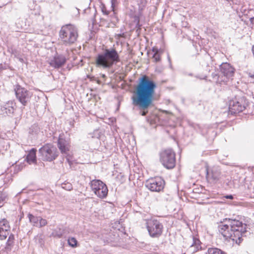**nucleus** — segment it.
Here are the masks:
<instances>
[{"mask_svg": "<svg viewBox=\"0 0 254 254\" xmlns=\"http://www.w3.org/2000/svg\"><path fill=\"white\" fill-rule=\"evenodd\" d=\"M156 87V83L146 75L138 79L132 101L133 105L141 110L139 114L141 116H145L148 113L147 109L152 104Z\"/></svg>", "mask_w": 254, "mask_h": 254, "instance_id": "nucleus-1", "label": "nucleus"}, {"mask_svg": "<svg viewBox=\"0 0 254 254\" xmlns=\"http://www.w3.org/2000/svg\"><path fill=\"white\" fill-rule=\"evenodd\" d=\"M226 223L221 222L218 226V231L226 240L230 239L240 245L246 232V225L236 219H226Z\"/></svg>", "mask_w": 254, "mask_h": 254, "instance_id": "nucleus-2", "label": "nucleus"}, {"mask_svg": "<svg viewBox=\"0 0 254 254\" xmlns=\"http://www.w3.org/2000/svg\"><path fill=\"white\" fill-rule=\"evenodd\" d=\"M120 61L118 52L114 48L106 49L97 55L95 59L96 66L103 69H109Z\"/></svg>", "mask_w": 254, "mask_h": 254, "instance_id": "nucleus-3", "label": "nucleus"}, {"mask_svg": "<svg viewBox=\"0 0 254 254\" xmlns=\"http://www.w3.org/2000/svg\"><path fill=\"white\" fill-rule=\"evenodd\" d=\"M59 37L64 45L71 46L77 40L78 29L74 25L71 24L63 25L59 32Z\"/></svg>", "mask_w": 254, "mask_h": 254, "instance_id": "nucleus-4", "label": "nucleus"}, {"mask_svg": "<svg viewBox=\"0 0 254 254\" xmlns=\"http://www.w3.org/2000/svg\"><path fill=\"white\" fill-rule=\"evenodd\" d=\"M160 161L167 169H172L176 165V154L171 149H167L160 153Z\"/></svg>", "mask_w": 254, "mask_h": 254, "instance_id": "nucleus-5", "label": "nucleus"}, {"mask_svg": "<svg viewBox=\"0 0 254 254\" xmlns=\"http://www.w3.org/2000/svg\"><path fill=\"white\" fill-rule=\"evenodd\" d=\"M41 158L44 161H52L58 156L57 148L53 144L47 143L39 149Z\"/></svg>", "mask_w": 254, "mask_h": 254, "instance_id": "nucleus-6", "label": "nucleus"}, {"mask_svg": "<svg viewBox=\"0 0 254 254\" xmlns=\"http://www.w3.org/2000/svg\"><path fill=\"white\" fill-rule=\"evenodd\" d=\"M248 106V102L245 97H235L229 101V109L232 114L243 111Z\"/></svg>", "mask_w": 254, "mask_h": 254, "instance_id": "nucleus-7", "label": "nucleus"}, {"mask_svg": "<svg viewBox=\"0 0 254 254\" xmlns=\"http://www.w3.org/2000/svg\"><path fill=\"white\" fill-rule=\"evenodd\" d=\"M146 228L149 235L153 238H158L162 233L163 226L157 219H150L146 220Z\"/></svg>", "mask_w": 254, "mask_h": 254, "instance_id": "nucleus-8", "label": "nucleus"}, {"mask_svg": "<svg viewBox=\"0 0 254 254\" xmlns=\"http://www.w3.org/2000/svg\"><path fill=\"white\" fill-rule=\"evenodd\" d=\"M90 187L92 191L99 197L105 198L108 192L107 186L99 180H93L90 182Z\"/></svg>", "mask_w": 254, "mask_h": 254, "instance_id": "nucleus-9", "label": "nucleus"}, {"mask_svg": "<svg viewBox=\"0 0 254 254\" xmlns=\"http://www.w3.org/2000/svg\"><path fill=\"white\" fill-rule=\"evenodd\" d=\"M14 90L17 99L22 105L26 106L27 103L30 102L32 95V93L18 84L14 86Z\"/></svg>", "mask_w": 254, "mask_h": 254, "instance_id": "nucleus-10", "label": "nucleus"}, {"mask_svg": "<svg viewBox=\"0 0 254 254\" xmlns=\"http://www.w3.org/2000/svg\"><path fill=\"white\" fill-rule=\"evenodd\" d=\"M165 181L161 177L151 178L146 181L145 187L151 191L159 192L164 188Z\"/></svg>", "mask_w": 254, "mask_h": 254, "instance_id": "nucleus-11", "label": "nucleus"}, {"mask_svg": "<svg viewBox=\"0 0 254 254\" xmlns=\"http://www.w3.org/2000/svg\"><path fill=\"white\" fill-rule=\"evenodd\" d=\"M10 226L7 220L5 219L0 220V239H6L9 234Z\"/></svg>", "mask_w": 254, "mask_h": 254, "instance_id": "nucleus-12", "label": "nucleus"}, {"mask_svg": "<svg viewBox=\"0 0 254 254\" xmlns=\"http://www.w3.org/2000/svg\"><path fill=\"white\" fill-rule=\"evenodd\" d=\"M66 62V59L63 55L55 56L49 62L50 65L55 68L63 66Z\"/></svg>", "mask_w": 254, "mask_h": 254, "instance_id": "nucleus-13", "label": "nucleus"}, {"mask_svg": "<svg viewBox=\"0 0 254 254\" xmlns=\"http://www.w3.org/2000/svg\"><path fill=\"white\" fill-rule=\"evenodd\" d=\"M220 71L224 76L229 77L233 75L235 69L229 64L225 63L220 65Z\"/></svg>", "mask_w": 254, "mask_h": 254, "instance_id": "nucleus-14", "label": "nucleus"}, {"mask_svg": "<svg viewBox=\"0 0 254 254\" xmlns=\"http://www.w3.org/2000/svg\"><path fill=\"white\" fill-rule=\"evenodd\" d=\"M206 177L207 179L212 180L213 181H217L220 178L221 172L216 168H213L210 173L208 168H206Z\"/></svg>", "mask_w": 254, "mask_h": 254, "instance_id": "nucleus-15", "label": "nucleus"}, {"mask_svg": "<svg viewBox=\"0 0 254 254\" xmlns=\"http://www.w3.org/2000/svg\"><path fill=\"white\" fill-rule=\"evenodd\" d=\"M69 143L67 140L62 137L58 140V147L62 153L67 154L69 151Z\"/></svg>", "mask_w": 254, "mask_h": 254, "instance_id": "nucleus-16", "label": "nucleus"}, {"mask_svg": "<svg viewBox=\"0 0 254 254\" xmlns=\"http://www.w3.org/2000/svg\"><path fill=\"white\" fill-rule=\"evenodd\" d=\"M211 61V57L210 55L205 54L200 59V63L202 66L208 67Z\"/></svg>", "mask_w": 254, "mask_h": 254, "instance_id": "nucleus-17", "label": "nucleus"}, {"mask_svg": "<svg viewBox=\"0 0 254 254\" xmlns=\"http://www.w3.org/2000/svg\"><path fill=\"white\" fill-rule=\"evenodd\" d=\"M36 150L33 148L27 155L26 159L29 164L35 163L36 162Z\"/></svg>", "mask_w": 254, "mask_h": 254, "instance_id": "nucleus-18", "label": "nucleus"}, {"mask_svg": "<svg viewBox=\"0 0 254 254\" xmlns=\"http://www.w3.org/2000/svg\"><path fill=\"white\" fill-rule=\"evenodd\" d=\"M28 217L29 221L33 224V225L38 227L40 217H36L30 213L28 214Z\"/></svg>", "mask_w": 254, "mask_h": 254, "instance_id": "nucleus-19", "label": "nucleus"}, {"mask_svg": "<svg viewBox=\"0 0 254 254\" xmlns=\"http://www.w3.org/2000/svg\"><path fill=\"white\" fill-rule=\"evenodd\" d=\"M208 254H227L219 249L216 248H211L208 249Z\"/></svg>", "mask_w": 254, "mask_h": 254, "instance_id": "nucleus-20", "label": "nucleus"}, {"mask_svg": "<svg viewBox=\"0 0 254 254\" xmlns=\"http://www.w3.org/2000/svg\"><path fill=\"white\" fill-rule=\"evenodd\" d=\"M152 51L153 52H154L152 56V58L154 59V61L156 63L159 62L160 61V55L159 54L158 49L153 48Z\"/></svg>", "mask_w": 254, "mask_h": 254, "instance_id": "nucleus-21", "label": "nucleus"}, {"mask_svg": "<svg viewBox=\"0 0 254 254\" xmlns=\"http://www.w3.org/2000/svg\"><path fill=\"white\" fill-rule=\"evenodd\" d=\"M77 243V240H76L75 238L73 237L69 238L68 239V245L73 248L75 247L76 246Z\"/></svg>", "mask_w": 254, "mask_h": 254, "instance_id": "nucleus-22", "label": "nucleus"}, {"mask_svg": "<svg viewBox=\"0 0 254 254\" xmlns=\"http://www.w3.org/2000/svg\"><path fill=\"white\" fill-rule=\"evenodd\" d=\"M62 187L66 190H72V185L71 183L66 182L62 184Z\"/></svg>", "mask_w": 254, "mask_h": 254, "instance_id": "nucleus-23", "label": "nucleus"}, {"mask_svg": "<svg viewBox=\"0 0 254 254\" xmlns=\"http://www.w3.org/2000/svg\"><path fill=\"white\" fill-rule=\"evenodd\" d=\"M47 224V220L46 219H43L40 217L37 227L40 228V227H43V226L46 225Z\"/></svg>", "mask_w": 254, "mask_h": 254, "instance_id": "nucleus-24", "label": "nucleus"}, {"mask_svg": "<svg viewBox=\"0 0 254 254\" xmlns=\"http://www.w3.org/2000/svg\"><path fill=\"white\" fill-rule=\"evenodd\" d=\"M101 10L104 15H108L109 14V11H108L104 4L101 5Z\"/></svg>", "mask_w": 254, "mask_h": 254, "instance_id": "nucleus-25", "label": "nucleus"}, {"mask_svg": "<svg viewBox=\"0 0 254 254\" xmlns=\"http://www.w3.org/2000/svg\"><path fill=\"white\" fill-rule=\"evenodd\" d=\"M13 240H14V236L12 235H10L8 238V241L7 242V244L9 246L12 245V244L13 242Z\"/></svg>", "mask_w": 254, "mask_h": 254, "instance_id": "nucleus-26", "label": "nucleus"}, {"mask_svg": "<svg viewBox=\"0 0 254 254\" xmlns=\"http://www.w3.org/2000/svg\"><path fill=\"white\" fill-rule=\"evenodd\" d=\"M5 196L4 194H1L0 195V207L2 205L3 201L5 200Z\"/></svg>", "mask_w": 254, "mask_h": 254, "instance_id": "nucleus-27", "label": "nucleus"}, {"mask_svg": "<svg viewBox=\"0 0 254 254\" xmlns=\"http://www.w3.org/2000/svg\"><path fill=\"white\" fill-rule=\"evenodd\" d=\"M6 69V67L3 66L2 64H0V72L3 69Z\"/></svg>", "mask_w": 254, "mask_h": 254, "instance_id": "nucleus-28", "label": "nucleus"}, {"mask_svg": "<svg viewBox=\"0 0 254 254\" xmlns=\"http://www.w3.org/2000/svg\"><path fill=\"white\" fill-rule=\"evenodd\" d=\"M248 75L250 77L252 78V79H254V74H252V73L250 72L249 73Z\"/></svg>", "mask_w": 254, "mask_h": 254, "instance_id": "nucleus-29", "label": "nucleus"}, {"mask_svg": "<svg viewBox=\"0 0 254 254\" xmlns=\"http://www.w3.org/2000/svg\"><path fill=\"white\" fill-rule=\"evenodd\" d=\"M250 20L251 23L254 24V17L251 18Z\"/></svg>", "mask_w": 254, "mask_h": 254, "instance_id": "nucleus-30", "label": "nucleus"}, {"mask_svg": "<svg viewBox=\"0 0 254 254\" xmlns=\"http://www.w3.org/2000/svg\"><path fill=\"white\" fill-rule=\"evenodd\" d=\"M226 197L227 198H229V199H232L233 198V196L232 195H227L226 196Z\"/></svg>", "mask_w": 254, "mask_h": 254, "instance_id": "nucleus-31", "label": "nucleus"}, {"mask_svg": "<svg viewBox=\"0 0 254 254\" xmlns=\"http://www.w3.org/2000/svg\"><path fill=\"white\" fill-rule=\"evenodd\" d=\"M241 10L244 13V14H246V13H245L246 9H243V8H242Z\"/></svg>", "mask_w": 254, "mask_h": 254, "instance_id": "nucleus-32", "label": "nucleus"}, {"mask_svg": "<svg viewBox=\"0 0 254 254\" xmlns=\"http://www.w3.org/2000/svg\"><path fill=\"white\" fill-rule=\"evenodd\" d=\"M252 50V52H253V55L254 56V45L253 46Z\"/></svg>", "mask_w": 254, "mask_h": 254, "instance_id": "nucleus-33", "label": "nucleus"}, {"mask_svg": "<svg viewBox=\"0 0 254 254\" xmlns=\"http://www.w3.org/2000/svg\"><path fill=\"white\" fill-rule=\"evenodd\" d=\"M112 7L113 8V9H114V3H113V0H112Z\"/></svg>", "mask_w": 254, "mask_h": 254, "instance_id": "nucleus-34", "label": "nucleus"}, {"mask_svg": "<svg viewBox=\"0 0 254 254\" xmlns=\"http://www.w3.org/2000/svg\"><path fill=\"white\" fill-rule=\"evenodd\" d=\"M102 77L103 78H105V77H106V75H105V74H102Z\"/></svg>", "mask_w": 254, "mask_h": 254, "instance_id": "nucleus-35", "label": "nucleus"}, {"mask_svg": "<svg viewBox=\"0 0 254 254\" xmlns=\"http://www.w3.org/2000/svg\"><path fill=\"white\" fill-rule=\"evenodd\" d=\"M87 77L88 78H91V77H90V76L89 75H87Z\"/></svg>", "mask_w": 254, "mask_h": 254, "instance_id": "nucleus-36", "label": "nucleus"}, {"mask_svg": "<svg viewBox=\"0 0 254 254\" xmlns=\"http://www.w3.org/2000/svg\"><path fill=\"white\" fill-rule=\"evenodd\" d=\"M193 247H194V246L192 245L190 246L191 248H193Z\"/></svg>", "mask_w": 254, "mask_h": 254, "instance_id": "nucleus-37", "label": "nucleus"}]
</instances>
